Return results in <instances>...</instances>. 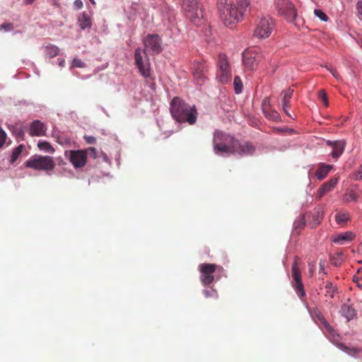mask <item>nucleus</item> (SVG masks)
Listing matches in <instances>:
<instances>
[{
	"label": "nucleus",
	"mask_w": 362,
	"mask_h": 362,
	"mask_svg": "<svg viewBox=\"0 0 362 362\" xmlns=\"http://www.w3.org/2000/svg\"><path fill=\"white\" fill-rule=\"evenodd\" d=\"M64 64H65V61L64 59L59 60V65L60 66L63 67L64 66Z\"/></svg>",
	"instance_id": "nucleus-54"
},
{
	"label": "nucleus",
	"mask_w": 362,
	"mask_h": 362,
	"mask_svg": "<svg viewBox=\"0 0 362 362\" xmlns=\"http://www.w3.org/2000/svg\"><path fill=\"white\" fill-rule=\"evenodd\" d=\"M324 269H325V262L322 261V260H320V272H324Z\"/></svg>",
	"instance_id": "nucleus-50"
},
{
	"label": "nucleus",
	"mask_w": 362,
	"mask_h": 362,
	"mask_svg": "<svg viewBox=\"0 0 362 362\" xmlns=\"http://www.w3.org/2000/svg\"><path fill=\"white\" fill-rule=\"evenodd\" d=\"M37 147L43 151L47 153H54V148L51 146V144L47 141H39L37 144Z\"/></svg>",
	"instance_id": "nucleus-33"
},
{
	"label": "nucleus",
	"mask_w": 362,
	"mask_h": 362,
	"mask_svg": "<svg viewBox=\"0 0 362 362\" xmlns=\"http://www.w3.org/2000/svg\"><path fill=\"white\" fill-rule=\"evenodd\" d=\"M274 26L273 19L269 16L260 18L255 25L254 35L259 39L269 37Z\"/></svg>",
	"instance_id": "nucleus-6"
},
{
	"label": "nucleus",
	"mask_w": 362,
	"mask_h": 362,
	"mask_svg": "<svg viewBox=\"0 0 362 362\" xmlns=\"http://www.w3.org/2000/svg\"><path fill=\"white\" fill-rule=\"evenodd\" d=\"M86 152L83 150L71 151L69 160L76 168H82L86 164Z\"/></svg>",
	"instance_id": "nucleus-16"
},
{
	"label": "nucleus",
	"mask_w": 362,
	"mask_h": 362,
	"mask_svg": "<svg viewBox=\"0 0 362 362\" xmlns=\"http://www.w3.org/2000/svg\"><path fill=\"white\" fill-rule=\"evenodd\" d=\"M208 71V64L206 62H194L192 66V73L193 78L197 84L202 86L204 83L207 77L206 76Z\"/></svg>",
	"instance_id": "nucleus-11"
},
{
	"label": "nucleus",
	"mask_w": 362,
	"mask_h": 362,
	"mask_svg": "<svg viewBox=\"0 0 362 362\" xmlns=\"http://www.w3.org/2000/svg\"><path fill=\"white\" fill-rule=\"evenodd\" d=\"M84 139L87 144H94L96 142V139L92 136H84Z\"/></svg>",
	"instance_id": "nucleus-45"
},
{
	"label": "nucleus",
	"mask_w": 362,
	"mask_h": 362,
	"mask_svg": "<svg viewBox=\"0 0 362 362\" xmlns=\"http://www.w3.org/2000/svg\"><path fill=\"white\" fill-rule=\"evenodd\" d=\"M13 28H14V25H13V23H12L6 22V23H4L0 25V30H4L6 32H8V31L13 30Z\"/></svg>",
	"instance_id": "nucleus-39"
},
{
	"label": "nucleus",
	"mask_w": 362,
	"mask_h": 362,
	"mask_svg": "<svg viewBox=\"0 0 362 362\" xmlns=\"http://www.w3.org/2000/svg\"><path fill=\"white\" fill-rule=\"evenodd\" d=\"M204 294L206 298L211 297L214 295H215L216 297H217V296H218L215 291H209V290H204Z\"/></svg>",
	"instance_id": "nucleus-47"
},
{
	"label": "nucleus",
	"mask_w": 362,
	"mask_h": 362,
	"mask_svg": "<svg viewBox=\"0 0 362 362\" xmlns=\"http://www.w3.org/2000/svg\"><path fill=\"white\" fill-rule=\"evenodd\" d=\"M144 49L146 52H151L152 54H159L162 51V41L157 34L148 35L144 40Z\"/></svg>",
	"instance_id": "nucleus-13"
},
{
	"label": "nucleus",
	"mask_w": 362,
	"mask_h": 362,
	"mask_svg": "<svg viewBox=\"0 0 362 362\" xmlns=\"http://www.w3.org/2000/svg\"><path fill=\"white\" fill-rule=\"evenodd\" d=\"M327 144L332 148L331 155L333 158H338L344 152L345 147V142L344 141H328Z\"/></svg>",
	"instance_id": "nucleus-20"
},
{
	"label": "nucleus",
	"mask_w": 362,
	"mask_h": 362,
	"mask_svg": "<svg viewBox=\"0 0 362 362\" xmlns=\"http://www.w3.org/2000/svg\"><path fill=\"white\" fill-rule=\"evenodd\" d=\"M6 134L4 131L0 129V148L3 146L5 143Z\"/></svg>",
	"instance_id": "nucleus-44"
},
{
	"label": "nucleus",
	"mask_w": 362,
	"mask_h": 362,
	"mask_svg": "<svg viewBox=\"0 0 362 362\" xmlns=\"http://www.w3.org/2000/svg\"><path fill=\"white\" fill-rule=\"evenodd\" d=\"M213 146L216 154L225 153L238 154L240 156H252L256 150L252 143L236 139L220 130H216L214 134Z\"/></svg>",
	"instance_id": "nucleus-1"
},
{
	"label": "nucleus",
	"mask_w": 362,
	"mask_h": 362,
	"mask_svg": "<svg viewBox=\"0 0 362 362\" xmlns=\"http://www.w3.org/2000/svg\"><path fill=\"white\" fill-rule=\"evenodd\" d=\"M231 76V70L226 55L219 54L217 64L216 80L218 83L226 84L230 81Z\"/></svg>",
	"instance_id": "nucleus-7"
},
{
	"label": "nucleus",
	"mask_w": 362,
	"mask_h": 362,
	"mask_svg": "<svg viewBox=\"0 0 362 362\" xmlns=\"http://www.w3.org/2000/svg\"><path fill=\"white\" fill-rule=\"evenodd\" d=\"M276 8L280 16L289 22H293L297 16V11L290 0H277Z\"/></svg>",
	"instance_id": "nucleus-10"
},
{
	"label": "nucleus",
	"mask_w": 362,
	"mask_h": 362,
	"mask_svg": "<svg viewBox=\"0 0 362 362\" xmlns=\"http://www.w3.org/2000/svg\"><path fill=\"white\" fill-rule=\"evenodd\" d=\"M356 8L358 11V18L361 21H362V1L357 3Z\"/></svg>",
	"instance_id": "nucleus-46"
},
{
	"label": "nucleus",
	"mask_w": 362,
	"mask_h": 362,
	"mask_svg": "<svg viewBox=\"0 0 362 362\" xmlns=\"http://www.w3.org/2000/svg\"><path fill=\"white\" fill-rule=\"evenodd\" d=\"M83 4L81 0H75L74 3V8L76 10L81 9L83 7Z\"/></svg>",
	"instance_id": "nucleus-48"
},
{
	"label": "nucleus",
	"mask_w": 362,
	"mask_h": 362,
	"mask_svg": "<svg viewBox=\"0 0 362 362\" xmlns=\"http://www.w3.org/2000/svg\"><path fill=\"white\" fill-rule=\"evenodd\" d=\"M314 13L320 20L326 22L328 21V16L320 9H315Z\"/></svg>",
	"instance_id": "nucleus-38"
},
{
	"label": "nucleus",
	"mask_w": 362,
	"mask_h": 362,
	"mask_svg": "<svg viewBox=\"0 0 362 362\" xmlns=\"http://www.w3.org/2000/svg\"><path fill=\"white\" fill-rule=\"evenodd\" d=\"M13 134L17 138H22L24 136V130L21 127H16L13 129Z\"/></svg>",
	"instance_id": "nucleus-41"
},
{
	"label": "nucleus",
	"mask_w": 362,
	"mask_h": 362,
	"mask_svg": "<svg viewBox=\"0 0 362 362\" xmlns=\"http://www.w3.org/2000/svg\"><path fill=\"white\" fill-rule=\"evenodd\" d=\"M293 94V89L288 88L283 90L280 94L281 105L284 112L289 117L293 119L291 114L288 112V109L291 107V99Z\"/></svg>",
	"instance_id": "nucleus-17"
},
{
	"label": "nucleus",
	"mask_w": 362,
	"mask_h": 362,
	"mask_svg": "<svg viewBox=\"0 0 362 362\" xmlns=\"http://www.w3.org/2000/svg\"><path fill=\"white\" fill-rule=\"evenodd\" d=\"M328 337L330 341H332L333 343H336L337 346L341 349V350L346 351L348 348L344 345L343 344L338 343L337 341L339 339V334L336 333V332L334 330V329L332 327V331L326 330Z\"/></svg>",
	"instance_id": "nucleus-27"
},
{
	"label": "nucleus",
	"mask_w": 362,
	"mask_h": 362,
	"mask_svg": "<svg viewBox=\"0 0 362 362\" xmlns=\"http://www.w3.org/2000/svg\"><path fill=\"white\" fill-rule=\"evenodd\" d=\"M182 8L186 16L194 24H197L203 18L202 11L199 7L197 0H183Z\"/></svg>",
	"instance_id": "nucleus-9"
},
{
	"label": "nucleus",
	"mask_w": 362,
	"mask_h": 362,
	"mask_svg": "<svg viewBox=\"0 0 362 362\" xmlns=\"http://www.w3.org/2000/svg\"><path fill=\"white\" fill-rule=\"evenodd\" d=\"M23 148H24V146L23 144H21V145L18 146L17 147H16L13 150L11 156V163H13L14 162L16 161V160L18 158V157L23 152Z\"/></svg>",
	"instance_id": "nucleus-32"
},
{
	"label": "nucleus",
	"mask_w": 362,
	"mask_h": 362,
	"mask_svg": "<svg viewBox=\"0 0 362 362\" xmlns=\"http://www.w3.org/2000/svg\"><path fill=\"white\" fill-rule=\"evenodd\" d=\"M72 66L73 67L83 68V67H85V63L83 62L81 59L75 58V59H73Z\"/></svg>",
	"instance_id": "nucleus-42"
},
{
	"label": "nucleus",
	"mask_w": 362,
	"mask_h": 362,
	"mask_svg": "<svg viewBox=\"0 0 362 362\" xmlns=\"http://www.w3.org/2000/svg\"><path fill=\"white\" fill-rule=\"evenodd\" d=\"M134 60L140 74L145 78L151 76V64L145 50L138 47L134 52Z\"/></svg>",
	"instance_id": "nucleus-8"
},
{
	"label": "nucleus",
	"mask_w": 362,
	"mask_h": 362,
	"mask_svg": "<svg viewBox=\"0 0 362 362\" xmlns=\"http://www.w3.org/2000/svg\"><path fill=\"white\" fill-rule=\"evenodd\" d=\"M325 296L332 298L334 297V293L336 291L335 286L333 285V284L332 282L327 281L325 283Z\"/></svg>",
	"instance_id": "nucleus-35"
},
{
	"label": "nucleus",
	"mask_w": 362,
	"mask_h": 362,
	"mask_svg": "<svg viewBox=\"0 0 362 362\" xmlns=\"http://www.w3.org/2000/svg\"><path fill=\"white\" fill-rule=\"evenodd\" d=\"M339 313L341 316L346 319L347 322L354 319L356 317V310L352 307V305L344 303L340 308Z\"/></svg>",
	"instance_id": "nucleus-19"
},
{
	"label": "nucleus",
	"mask_w": 362,
	"mask_h": 362,
	"mask_svg": "<svg viewBox=\"0 0 362 362\" xmlns=\"http://www.w3.org/2000/svg\"><path fill=\"white\" fill-rule=\"evenodd\" d=\"M86 155L88 153L91 157L97 158L96 149L94 147H89L86 151Z\"/></svg>",
	"instance_id": "nucleus-43"
},
{
	"label": "nucleus",
	"mask_w": 362,
	"mask_h": 362,
	"mask_svg": "<svg viewBox=\"0 0 362 362\" xmlns=\"http://www.w3.org/2000/svg\"><path fill=\"white\" fill-rule=\"evenodd\" d=\"M343 253H338L337 257H332L331 258L332 264L335 267H339L343 262Z\"/></svg>",
	"instance_id": "nucleus-36"
},
{
	"label": "nucleus",
	"mask_w": 362,
	"mask_h": 362,
	"mask_svg": "<svg viewBox=\"0 0 362 362\" xmlns=\"http://www.w3.org/2000/svg\"><path fill=\"white\" fill-rule=\"evenodd\" d=\"M35 0H24L23 3L25 5H31Z\"/></svg>",
	"instance_id": "nucleus-52"
},
{
	"label": "nucleus",
	"mask_w": 362,
	"mask_h": 362,
	"mask_svg": "<svg viewBox=\"0 0 362 362\" xmlns=\"http://www.w3.org/2000/svg\"><path fill=\"white\" fill-rule=\"evenodd\" d=\"M318 96L321 99L323 104L327 107L329 105V101L327 98V93L324 90H320L318 93Z\"/></svg>",
	"instance_id": "nucleus-37"
},
{
	"label": "nucleus",
	"mask_w": 362,
	"mask_h": 362,
	"mask_svg": "<svg viewBox=\"0 0 362 362\" xmlns=\"http://www.w3.org/2000/svg\"><path fill=\"white\" fill-rule=\"evenodd\" d=\"M217 268L216 264L210 263H203L199 266L201 272L200 280L204 286L209 285L214 281V274Z\"/></svg>",
	"instance_id": "nucleus-12"
},
{
	"label": "nucleus",
	"mask_w": 362,
	"mask_h": 362,
	"mask_svg": "<svg viewBox=\"0 0 362 362\" xmlns=\"http://www.w3.org/2000/svg\"><path fill=\"white\" fill-rule=\"evenodd\" d=\"M46 130L45 124L36 119L30 124L29 134L32 136H41L45 135Z\"/></svg>",
	"instance_id": "nucleus-18"
},
{
	"label": "nucleus",
	"mask_w": 362,
	"mask_h": 362,
	"mask_svg": "<svg viewBox=\"0 0 362 362\" xmlns=\"http://www.w3.org/2000/svg\"><path fill=\"white\" fill-rule=\"evenodd\" d=\"M250 5L249 0H218L217 7L223 24L230 28L243 19V16Z\"/></svg>",
	"instance_id": "nucleus-2"
},
{
	"label": "nucleus",
	"mask_w": 362,
	"mask_h": 362,
	"mask_svg": "<svg viewBox=\"0 0 362 362\" xmlns=\"http://www.w3.org/2000/svg\"><path fill=\"white\" fill-rule=\"evenodd\" d=\"M305 216L306 215H301L294 221L293 227L298 233H300L305 226Z\"/></svg>",
	"instance_id": "nucleus-30"
},
{
	"label": "nucleus",
	"mask_w": 362,
	"mask_h": 362,
	"mask_svg": "<svg viewBox=\"0 0 362 362\" xmlns=\"http://www.w3.org/2000/svg\"><path fill=\"white\" fill-rule=\"evenodd\" d=\"M309 217H312L313 219V227L316 226L320 223L324 216V211L321 209H316L312 214H307Z\"/></svg>",
	"instance_id": "nucleus-28"
},
{
	"label": "nucleus",
	"mask_w": 362,
	"mask_h": 362,
	"mask_svg": "<svg viewBox=\"0 0 362 362\" xmlns=\"http://www.w3.org/2000/svg\"><path fill=\"white\" fill-rule=\"evenodd\" d=\"M352 178L356 180H362V164L360 165L358 170L353 173Z\"/></svg>",
	"instance_id": "nucleus-40"
},
{
	"label": "nucleus",
	"mask_w": 362,
	"mask_h": 362,
	"mask_svg": "<svg viewBox=\"0 0 362 362\" xmlns=\"http://www.w3.org/2000/svg\"><path fill=\"white\" fill-rule=\"evenodd\" d=\"M355 235L351 231H346L344 233L337 235L334 239L333 242L339 245H344L346 242L351 241Z\"/></svg>",
	"instance_id": "nucleus-24"
},
{
	"label": "nucleus",
	"mask_w": 362,
	"mask_h": 362,
	"mask_svg": "<svg viewBox=\"0 0 362 362\" xmlns=\"http://www.w3.org/2000/svg\"><path fill=\"white\" fill-rule=\"evenodd\" d=\"M350 219L349 214L345 211H339L335 215V220L338 224L344 225Z\"/></svg>",
	"instance_id": "nucleus-29"
},
{
	"label": "nucleus",
	"mask_w": 362,
	"mask_h": 362,
	"mask_svg": "<svg viewBox=\"0 0 362 362\" xmlns=\"http://www.w3.org/2000/svg\"><path fill=\"white\" fill-rule=\"evenodd\" d=\"M309 267H310L309 272H310V276H312L314 272V264H311L310 263H309Z\"/></svg>",
	"instance_id": "nucleus-51"
},
{
	"label": "nucleus",
	"mask_w": 362,
	"mask_h": 362,
	"mask_svg": "<svg viewBox=\"0 0 362 362\" xmlns=\"http://www.w3.org/2000/svg\"><path fill=\"white\" fill-rule=\"evenodd\" d=\"M170 111L173 118L177 122L194 124L197 122L198 113L196 107L189 105L179 97H175L171 100Z\"/></svg>",
	"instance_id": "nucleus-3"
},
{
	"label": "nucleus",
	"mask_w": 362,
	"mask_h": 362,
	"mask_svg": "<svg viewBox=\"0 0 362 362\" xmlns=\"http://www.w3.org/2000/svg\"><path fill=\"white\" fill-rule=\"evenodd\" d=\"M78 24L81 30L90 29L92 26V19L88 13L83 12L78 16Z\"/></svg>",
	"instance_id": "nucleus-23"
},
{
	"label": "nucleus",
	"mask_w": 362,
	"mask_h": 362,
	"mask_svg": "<svg viewBox=\"0 0 362 362\" xmlns=\"http://www.w3.org/2000/svg\"><path fill=\"white\" fill-rule=\"evenodd\" d=\"M354 280L357 283L358 286L360 288H361V289H362V280H361V281H359V279H354Z\"/></svg>",
	"instance_id": "nucleus-53"
},
{
	"label": "nucleus",
	"mask_w": 362,
	"mask_h": 362,
	"mask_svg": "<svg viewBox=\"0 0 362 362\" xmlns=\"http://www.w3.org/2000/svg\"><path fill=\"white\" fill-rule=\"evenodd\" d=\"M300 258L298 257H295L292 267H291V273H292V286L296 291L298 296L301 299L305 297V291L304 289V286L301 279V272L299 268Z\"/></svg>",
	"instance_id": "nucleus-5"
},
{
	"label": "nucleus",
	"mask_w": 362,
	"mask_h": 362,
	"mask_svg": "<svg viewBox=\"0 0 362 362\" xmlns=\"http://www.w3.org/2000/svg\"><path fill=\"white\" fill-rule=\"evenodd\" d=\"M90 1L92 3V4H95L94 1L93 0H90Z\"/></svg>",
	"instance_id": "nucleus-55"
},
{
	"label": "nucleus",
	"mask_w": 362,
	"mask_h": 362,
	"mask_svg": "<svg viewBox=\"0 0 362 362\" xmlns=\"http://www.w3.org/2000/svg\"><path fill=\"white\" fill-rule=\"evenodd\" d=\"M260 59V55L253 50H245L243 53V62L244 66L249 70L256 69Z\"/></svg>",
	"instance_id": "nucleus-14"
},
{
	"label": "nucleus",
	"mask_w": 362,
	"mask_h": 362,
	"mask_svg": "<svg viewBox=\"0 0 362 362\" xmlns=\"http://www.w3.org/2000/svg\"><path fill=\"white\" fill-rule=\"evenodd\" d=\"M360 194L361 192L359 191L358 185L353 186L345 192L344 195V201L346 202H356L358 200Z\"/></svg>",
	"instance_id": "nucleus-21"
},
{
	"label": "nucleus",
	"mask_w": 362,
	"mask_h": 362,
	"mask_svg": "<svg viewBox=\"0 0 362 362\" xmlns=\"http://www.w3.org/2000/svg\"><path fill=\"white\" fill-rule=\"evenodd\" d=\"M45 51L49 58H53L59 54V49L55 45H48L45 47Z\"/></svg>",
	"instance_id": "nucleus-31"
},
{
	"label": "nucleus",
	"mask_w": 362,
	"mask_h": 362,
	"mask_svg": "<svg viewBox=\"0 0 362 362\" xmlns=\"http://www.w3.org/2000/svg\"><path fill=\"white\" fill-rule=\"evenodd\" d=\"M25 167L37 170H52L55 167V163L52 157L48 156L35 155L25 162Z\"/></svg>",
	"instance_id": "nucleus-4"
},
{
	"label": "nucleus",
	"mask_w": 362,
	"mask_h": 362,
	"mask_svg": "<svg viewBox=\"0 0 362 362\" xmlns=\"http://www.w3.org/2000/svg\"><path fill=\"white\" fill-rule=\"evenodd\" d=\"M330 71L332 74L334 76V77H335L337 79L339 78V74L335 69H331Z\"/></svg>",
	"instance_id": "nucleus-49"
},
{
	"label": "nucleus",
	"mask_w": 362,
	"mask_h": 362,
	"mask_svg": "<svg viewBox=\"0 0 362 362\" xmlns=\"http://www.w3.org/2000/svg\"><path fill=\"white\" fill-rule=\"evenodd\" d=\"M332 166L330 165L321 164L315 172V176L318 180H323L329 173Z\"/></svg>",
	"instance_id": "nucleus-25"
},
{
	"label": "nucleus",
	"mask_w": 362,
	"mask_h": 362,
	"mask_svg": "<svg viewBox=\"0 0 362 362\" xmlns=\"http://www.w3.org/2000/svg\"><path fill=\"white\" fill-rule=\"evenodd\" d=\"M338 178L333 177L324 183L317 191V196L319 199L323 197L327 192L331 191L336 186Z\"/></svg>",
	"instance_id": "nucleus-22"
},
{
	"label": "nucleus",
	"mask_w": 362,
	"mask_h": 362,
	"mask_svg": "<svg viewBox=\"0 0 362 362\" xmlns=\"http://www.w3.org/2000/svg\"><path fill=\"white\" fill-rule=\"evenodd\" d=\"M234 90L236 94H240L243 91V85L240 78L238 76L234 77L233 80Z\"/></svg>",
	"instance_id": "nucleus-34"
},
{
	"label": "nucleus",
	"mask_w": 362,
	"mask_h": 362,
	"mask_svg": "<svg viewBox=\"0 0 362 362\" xmlns=\"http://www.w3.org/2000/svg\"><path fill=\"white\" fill-rule=\"evenodd\" d=\"M312 315L321 322V324L325 327V330L332 331V327L330 326L329 322L325 320V318L323 317L322 313L320 311L319 309H317V308L313 309Z\"/></svg>",
	"instance_id": "nucleus-26"
},
{
	"label": "nucleus",
	"mask_w": 362,
	"mask_h": 362,
	"mask_svg": "<svg viewBox=\"0 0 362 362\" xmlns=\"http://www.w3.org/2000/svg\"><path fill=\"white\" fill-rule=\"evenodd\" d=\"M262 110L264 116L268 119L276 122L281 121V116L279 113L272 107L269 98H265L263 100L262 103Z\"/></svg>",
	"instance_id": "nucleus-15"
}]
</instances>
